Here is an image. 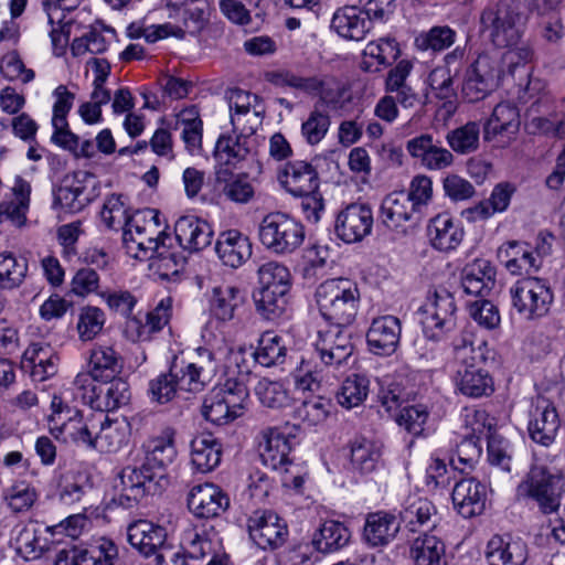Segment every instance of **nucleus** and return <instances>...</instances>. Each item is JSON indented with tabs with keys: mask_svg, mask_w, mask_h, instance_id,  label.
I'll return each instance as SVG.
<instances>
[{
	"mask_svg": "<svg viewBox=\"0 0 565 565\" xmlns=\"http://www.w3.org/2000/svg\"><path fill=\"white\" fill-rule=\"evenodd\" d=\"M190 449L191 465L198 472H210L221 462L222 445L217 438L210 434L194 437Z\"/></svg>",
	"mask_w": 565,
	"mask_h": 565,
	"instance_id": "obj_43",
	"label": "nucleus"
},
{
	"mask_svg": "<svg viewBox=\"0 0 565 565\" xmlns=\"http://www.w3.org/2000/svg\"><path fill=\"white\" fill-rule=\"evenodd\" d=\"M321 317L337 327H348L355 320L360 292L355 282L332 278L321 282L315 294Z\"/></svg>",
	"mask_w": 565,
	"mask_h": 565,
	"instance_id": "obj_2",
	"label": "nucleus"
},
{
	"mask_svg": "<svg viewBox=\"0 0 565 565\" xmlns=\"http://www.w3.org/2000/svg\"><path fill=\"white\" fill-rule=\"evenodd\" d=\"M227 103L234 132L253 137L264 118V107L258 96L236 88L227 93Z\"/></svg>",
	"mask_w": 565,
	"mask_h": 565,
	"instance_id": "obj_16",
	"label": "nucleus"
},
{
	"mask_svg": "<svg viewBox=\"0 0 565 565\" xmlns=\"http://www.w3.org/2000/svg\"><path fill=\"white\" fill-rule=\"evenodd\" d=\"M254 391L258 401L265 407L280 409L290 405L289 392L280 381L263 377L257 382Z\"/></svg>",
	"mask_w": 565,
	"mask_h": 565,
	"instance_id": "obj_64",
	"label": "nucleus"
},
{
	"mask_svg": "<svg viewBox=\"0 0 565 565\" xmlns=\"http://www.w3.org/2000/svg\"><path fill=\"white\" fill-rule=\"evenodd\" d=\"M559 419L555 406L544 398H539L531 413L529 434L533 441L550 446L555 440Z\"/></svg>",
	"mask_w": 565,
	"mask_h": 565,
	"instance_id": "obj_32",
	"label": "nucleus"
},
{
	"mask_svg": "<svg viewBox=\"0 0 565 565\" xmlns=\"http://www.w3.org/2000/svg\"><path fill=\"white\" fill-rule=\"evenodd\" d=\"M242 303L243 296L238 288L232 285H221L212 290L210 310L217 320L230 321Z\"/></svg>",
	"mask_w": 565,
	"mask_h": 565,
	"instance_id": "obj_54",
	"label": "nucleus"
},
{
	"mask_svg": "<svg viewBox=\"0 0 565 565\" xmlns=\"http://www.w3.org/2000/svg\"><path fill=\"white\" fill-rule=\"evenodd\" d=\"M505 257V267L512 275L536 271L541 264L526 243L509 242L500 249Z\"/></svg>",
	"mask_w": 565,
	"mask_h": 565,
	"instance_id": "obj_53",
	"label": "nucleus"
},
{
	"mask_svg": "<svg viewBox=\"0 0 565 565\" xmlns=\"http://www.w3.org/2000/svg\"><path fill=\"white\" fill-rule=\"evenodd\" d=\"M215 250L224 265L237 268L252 256V244L239 231L228 230L218 235Z\"/></svg>",
	"mask_w": 565,
	"mask_h": 565,
	"instance_id": "obj_37",
	"label": "nucleus"
},
{
	"mask_svg": "<svg viewBox=\"0 0 565 565\" xmlns=\"http://www.w3.org/2000/svg\"><path fill=\"white\" fill-rule=\"evenodd\" d=\"M269 82L279 87H290L307 94L318 95L323 102L333 100L335 81L330 76L303 77L291 71L282 70L267 75Z\"/></svg>",
	"mask_w": 565,
	"mask_h": 565,
	"instance_id": "obj_26",
	"label": "nucleus"
},
{
	"mask_svg": "<svg viewBox=\"0 0 565 565\" xmlns=\"http://www.w3.org/2000/svg\"><path fill=\"white\" fill-rule=\"evenodd\" d=\"M526 558V544L519 537L493 535L487 543L489 565H523Z\"/></svg>",
	"mask_w": 565,
	"mask_h": 565,
	"instance_id": "obj_34",
	"label": "nucleus"
},
{
	"mask_svg": "<svg viewBox=\"0 0 565 565\" xmlns=\"http://www.w3.org/2000/svg\"><path fill=\"white\" fill-rule=\"evenodd\" d=\"M128 542L145 556L156 554L167 539L166 530L148 520H138L127 529Z\"/></svg>",
	"mask_w": 565,
	"mask_h": 565,
	"instance_id": "obj_39",
	"label": "nucleus"
},
{
	"mask_svg": "<svg viewBox=\"0 0 565 565\" xmlns=\"http://www.w3.org/2000/svg\"><path fill=\"white\" fill-rule=\"evenodd\" d=\"M382 456L380 443L364 437L355 438L351 444L350 461L353 469L361 473L372 472Z\"/></svg>",
	"mask_w": 565,
	"mask_h": 565,
	"instance_id": "obj_57",
	"label": "nucleus"
},
{
	"mask_svg": "<svg viewBox=\"0 0 565 565\" xmlns=\"http://www.w3.org/2000/svg\"><path fill=\"white\" fill-rule=\"evenodd\" d=\"M58 356L46 343H32L23 353L22 367L35 382H43L57 372Z\"/></svg>",
	"mask_w": 565,
	"mask_h": 565,
	"instance_id": "obj_36",
	"label": "nucleus"
},
{
	"mask_svg": "<svg viewBox=\"0 0 565 565\" xmlns=\"http://www.w3.org/2000/svg\"><path fill=\"white\" fill-rule=\"evenodd\" d=\"M427 231L431 245L443 252L457 248L463 239L462 227L446 213L431 218Z\"/></svg>",
	"mask_w": 565,
	"mask_h": 565,
	"instance_id": "obj_42",
	"label": "nucleus"
},
{
	"mask_svg": "<svg viewBox=\"0 0 565 565\" xmlns=\"http://www.w3.org/2000/svg\"><path fill=\"white\" fill-rule=\"evenodd\" d=\"M507 50L499 54H491L500 61V66L504 71V75H511L512 77L527 75L530 72L529 64L533 58V50L527 43H521L518 45L505 46Z\"/></svg>",
	"mask_w": 565,
	"mask_h": 565,
	"instance_id": "obj_58",
	"label": "nucleus"
},
{
	"mask_svg": "<svg viewBox=\"0 0 565 565\" xmlns=\"http://www.w3.org/2000/svg\"><path fill=\"white\" fill-rule=\"evenodd\" d=\"M247 526L250 539L263 550L280 547L288 536L287 523L269 510L254 511Z\"/></svg>",
	"mask_w": 565,
	"mask_h": 565,
	"instance_id": "obj_19",
	"label": "nucleus"
},
{
	"mask_svg": "<svg viewBox=\"0 0 565 565\" xmlns=\"http://www.w3.org/2000/svg\"><path fill=\"white\" fill-rule=\"evenodd\" d=\"M178 246L189 252H199L211 245L213 230L211 225L194 215H184L174 224Z\"/></svg>",
	"mask_w": 565,
	"mask_h": 565,
	"instance_id": "obj_31",
	"label": "nucleus"
},
{
	"mask_svg": "<svg viewBox=\"0 0 565 565\" xmlns=\"http://www.w3.org/2000/svg\"><path fill=\"white\" fill-rule=\"evenodd\" d=\"M96 178L78 170L65 175L55 194V202L68 212H78L96 196Z\"/></svg>",
	"mask_w": 565,
	"mask_h": 565,
	"instance_id": "obj_18",
	"label": "nucleus"
},
{
	"mask_svg": "<svg viewBox=\"0 0 565 565\" xmlns=\"http://www.w3.org/2000/svg\"><path fill=\"white\" fill-rule=\"evenodd\" d=\"M75 390L81 394L84 404L99 411L98 414L116 411L128 404L129 385L119 377L93 382L87 374H77L73 381Z\"/></svg>",
	"mask_w": 565,
	"mask_h": 565,
	"instance_id": "obj_7",
	"label": "nucleus"
},
{
	"mask_svg": "<svg viewBox=\"0 0 565 565\" xmlns=\"http://www.w3.org/2000/svg\"><path fill=\"white\" fill-rule=\"evenodd\" d=\"M280 184L292 195L312 194L319 185L315 168L302 160L287 163L278 174Z\"/></svg>",
	"mask_w": 565,
	"mask_h": 565,
	"instance_id": "obj_33",
	"label": "nucleus"
},
{
	"mask_svg": "<svg viewBox=\"0 0 565 565\" xmlns=\"http://www.w3.org/2000/svg\"><path fill=\"white\" fill-rule=\"evenodd\" d=\"M199 0L186 1L181 4H168V18L180 23L184 34H196L204 24L205 12Z\"/></svg>",
	"mask_w": 565,
	"mask_h": 565,
	"instance_id": "obj_56",
	"label": "nucleus"
},
{
	"mask_svg": "<svg viewBox=\"0 0 565 565\" xmlns=\"http://www.w3.org/2000/svg\"><path fill=\"white\" fill-rule=\"evenodd\" d=\"M435 514L436 508L428 499L413 494L405 500L401 519L411 531H416L428 524Z\"/></svg>",
	"mask_w": 565,
	"mask_h": 565,
	"instance_id": "obj_60",
	"label": "nucleus"
},
{
	"mask_svg": "<svg viewBox=\"0 0 565 565\" xmlns=\"http://www.w3.org/2000/svg\"><path fill=\"white\" fill-rule=\"evenodd\" d=\"M188 507L198 519H214L228 509L230 498L218 486L205 482L191 488Z\"/></svg>",
	"mask_w": 565,
	"mask_h": 565,
	"instance_id": "obj_23",
	"label": "nucleus"
},
{
	"mask_svg": "<svg viewBox=\"0 0 565 565\" xmlns=\"http://www.w3.org/2000/svg\"><path fill=\"white\" fill-rule=\"evenodd\" d=\"M260 244L276 255H288L301 246L305 230L301 223L284 213L266 215L258 226Z\"/></svg>",
	"mask_w": 565,
	"mask_h": 565,
	"instance_id": "obj_8",
	"label": "nucleus"
},
{
	"mask_svg": "<svg viewBox=\"0 0 565 565\" xmlns=\"http://www.w3.org/2000/svg\"><path fill=\"white\" fill-rule=\"evenodd\" d=\"M120 370L121 359L113 347L97 345L92 349L86 374L93 379V382L111 380Z\"/></svg>",
	"mask_w": 565,
	"mask_h": 565,
	"instance_id": "obj_47",
	"label": "nucleus"
},
{
	"mask_svg": "<svg viewBox=\"0 0 565 565\" xmlns=\"http://www.w3.org/2000/svg\"><path fill=\"white\" fill-rule=\"evenodd\" d=\"M175 129H182V140L190 152H195L201 147L202 120L195 107L182 109L175 119Z\"/></svg>",
	"mask_w": 565,
	"mask_h": 565,
	"instance_id": "obj_61",
	"label": "nucleus"
},
{
	"mask_svg": "<svg viewBox=\"0 0 565 565\" xmlns=\"http://www.w3.org/2000/svg\"><path fill=\"white\" fill-rule=\"evenodd\" d=\"M456 303L452 295L445 289L436 290L428 301L422 319L425 335L438 341L456 326Z\"/></svg>",
	"mask_w": 565,
	"mask_h": 565,
	"instance_id": "obj_17",
	"label": "nucleus"
},
{
	"mask_svg": "<svg viewBox=\"0 0 565 565\" xmlns=\"http://www.w3.org/2000/svg\"><path fill=\"white\" fill-rule=\"evenodd\" d=\"M398 54V44L393 38L370 41L362 52L361 68L370 73L379 72L396 60Z\"/></svg>",
	"mask_w": 565,
	"mask_h": 565,
	"instance_id": "obj_46",
	"label": "nucleus"
},
{
	"mask_svg": "<svg viewBox=\"0 0 565 565\" xmlns=\"http://www.w3.org/2000/svg\"><path fill=\"white\" fill-rule=\"evenodd\" d=\"M350 541V532L343 523L326 521L315 534L312 543L321 553H331L345 546Z\"/></svg>",
	"mask_w": 565,
	"mask_h": 565,
	"instance_id": "obj_59",
	"label": "nucleus"
},
{
	"mask_svg": "<svg viewBox=\"0 0 565 565\" xmlns=\"http://www.w3.org/2000/svg\"><path fill=\"white\" fill-rule=\"evenodd\" d=\"M373 226V213L369 205L352 203L341 210L335 221L337 235L345 243L361 242Z\"/></svg>",
	"mask_w": 565,
	"mask_h": 565,
	"instance_id": "obj_24",
	"label": "nucleus"
},
{
	"mask_svg": "<svg viewBox=\"0 0 565 565\" xmlns=\"http://www.w3.org/2000/svg\"><path fill=\"white\" fill-rule=\"evenodd\" d=\"M160 215L154 210L137 212L129 217L122 233L126 253L136 259H146L158 241L167 235L160 228Z\"/></svg>",
	"mask_w": 565,
	"mask_h": 565,
	"instance_id": "obj_9",
	"label": "nucleus"
},
{
	"mask_svg": "<svg viewBox=\"0 0 565 565\" xmlns=\"http://www.w3.org/2000/svg\"><path fill=\"white\" fill-rule=\"evenodd\" d=\"M82 0H43V9L47 15V21L53 25L50 38L53 45V53L61 56L64 53L68 42L67 35L60 28L65 21V12L75 9Z\"/></svg>",
	"mask_w": 565,
	"mask_h": 565,
	"instance_id": "obj_44",
	"label": "nucleus"
},
{
	"mask_svg": "<svg viewBox=\"0 0 565 565\" xmlns=\"http://www.w3.org/2000/svg\"><path fill=\"white\" fill-rule=\"evenodd\" d=\"M12 199L0 203V224L10 222L15 226H21L26 220V212L30 205L31 185L17 175L11 186Z\"/></svg>",
	"mask_w": 565,
	"mask_h": 565,
	"instance_id": "obj_41",
	"label": "nucleus"
},
{
	"mask_svg": "<svg viewBox=\"0 0 565 565\" xmlns=\"http://www.w3.org/2000/svg\"><path fill=\"white\" fill-rule=\"evenodd\" d=\"M159 477H162L159 475ZM158 475L142 465L140 468L126 467L114 482L113 501L124 509L137 505L146 495L157 490Z\"/></svg>",
	"mask_w": 565,
	"mask_h": 565,
	"instance_id": "obj_12",
	"label": "nucleus"
},
{
	"mask_svg": "<svg viewBox=\"0 0 565 565\" xmlns=\"http://www.w3.org/2000/svg\"><path fill=\"white\" fill-rule=\"evenodd\" d=\"M513 308L526 320L545 317L553 303V291L547 281L539 277H524L510 288Z\"/></svg>",
	"mask_w": 565,
	"mask_h": 565,
	"instance_id": "obj_10",
	"label": "nucleus"
},
{
	"mask_svg": "<svg viewBox=\"0 0 565 565\" xmlns=\"http://www.w3.org/2000/svg\"><path fill=\"white\" fill-rule=\"evenodd\" d=\"M463 291L472 296H487L495 285V268L486 259H476L463 269Z\"/></svg>",
	"mask_w": 565,
	"mask_h": 565,
	"instance_id": "obj_45",
	"label": "nucleus"
},
{
	"mask_svg": "<svg viewBox=\"0 0 565 565\" xmlns=\"http://www.w3.org/2000/svg\"><path fill=\"white\" fill-rule=\"evenodd\" d=\"M256 141L239 132L222 134L215 145L214 158L217 164L236 168L255 152Z\"/></svg>",
	"mask_w": 565,
	"mask_h": 565,
	"instance_id": "obj_30",
	"label": "nucleus"
},
{
	"mask_svg": "<svg viewBox=\"0 0 565 565\" xmlns=\"http://www.w3.org/2000/svg\"><path fill=\"white\" fill-rule=\"evenodd\" d=\"M252 355L255 362L265 367L281 364L287 355V347L284 338L274 331L264 332Z\"/></svg>",
	"mask_w": 565,
	"mask_h": 565,
	"instance_id": "obj_55",
	"label": "nucleus"
},
{
	"mask_svg": "<svg viewBox=\"0 0 565 565\" xmlns=\"http://www.w3.org/2000/svg\"><path fill=\"white\" fill-rule=\"evenodd\" d=\"M408 156L429 171H440L452 166L455 157L431 134H420L406 141Z\"/></svg>",
	"mask_w": 565,
	"mask_h": 565,
	"instance_id": "obj_21",
	"label": "nucleus"
},
{
	"mask_svg": "<svg viewBox=\"0 0 565 565\" xmlns=\"http://www.w3.org/2000/svg\"><path fill=\"white\" fill-rule=\"evenodd\" d=\"M215 183L228 201L237 204H246L255 195V188L246 174L218 170L215 173Z\"/></svg>",
	"mask_w": 565,
	"mask_h": 565,
	"instance_id": "obj_51",
	"label": "nucleus"
},
{
	"mask_svg": "<svg viewBox=\"0 0 565 565\" xmlns=\"http://www.w3.org/2000/svg\"><path fill=\"white\" fill-rule=\"evenodd\" d=\"M75 565H116L118 547L106 537L95 539L87 547L74 552Z\"/></svg>",
	"mask_w": 565,
	"mask_h": 565,
	"instance_id": "obj_52",
	"label": "nucleus"
},
{
	"mask_svg": "<svg viewBox=\"0 0 565 565\" xmlns=\"http://www.w3.org/2000/svg\"><path fill=\"white\" fill-rule=\"evenodd\" d=\"M454 371L451 381L455 390L463 396L480 398L494 392V381L482 365V354L471 340L462 338L454 347Z\"/></svg>",
	"mask_w": 565,
	"mask_h": 565,
	"instance_id": "obj_1",
	"label": "nucleus"
},
{
	"mask_svg": "<svg viewBox=\"0 0 565 565\" xmlns=\"http://www.w3.org/2000/svg\"><path fill=\"white\" fill-rule=\"evenodd\" d=\"M401 321L394 316L374 318L366 332V341L371 352L377 355L393 354L401 339Z\"/></svg>",
	"mask_w": 565,
	"mask_h": 565,
	"instance_id": "obj_28",
	"label": "nucleus"
},
{
	"mask_svg": "<svg viewBox=\"0 0 565 565\" xmlns=\"http://www.w3.org/2000/svg\"><path fill=\"white\" fill-rule=\"evenodd\" d=\"M258 289L255 294L257 311L268 320L279 318L287 307V295L291 286L289 269L280 263L268 262L258 270Z\"/></svg>",
	"mask_w": 565,
	"mask_h": 565,
	"instance_id": "obj_4",
	"label": "nucleus"
},
{
	"mask_svg": "<svg viewBox=\"0 0 565 565\" xmlns=\"http://www.w3.org/2000/svg\"><path fill=\"white\" fill-rule=\"evenodd\" d=\"M177 431L173 427H166L158 436L150 438L146 445V458L143 465L159 470L164 469L173 462L177 457L175 448Z\"/></svg>",
	"mask_w": 565,
	"mask_h": 565,
	"instance_id": "obj_40",
	"label": "nucleus"
},
{
	"mask_svg": "<svg viewBox=\"0 0 565 565\" xmlns=\"http://www.w3.org/2000/svg\"><path fill=\"white\" fill-rule=\"evenodd\" d=\"M38 498L39 493L35 487L23 480L14 482L3 492L4 504L14 513L29 511Z\"/></svg>",
	"mask_w": 565,
	"mask_h": 565,
	"instance_id": "obj_63",
	"label": "nucleus"
},
{
	"mask_svg": "<svg viewBox=\"0 0 565 565\" xmlns=\"http://www.w3.org/2000/svg\"><path fill=\"white\" fill-rule=\"evenodd\" d=\"M481 24L495 46L515 45L522 35V17L515 7L501 2L488 8Z\"/></svg>",
	"mask_w": 565,
	"mask_h": 565,
	"instance_id": "obj_13",
	"label": "nucleus"
},
{
	"mask_svg": "<svg viewBox=\"0 0 565 565\" xmlns=\"http://www.w3.org/2000/svg\"><path fill=\"white\" fill-rule=\"evenodd\" d=\"M399 531V521L393 513L377 511L369 513L364 527L363 540L372 547L388 545Z\"/></svg>",
	"mask_w": 565,
	"mask_h": 565,
	"instance_id": "obj_38",
	"label": "nucleus"
},
{
	"mask_svg": "<svg viewBox=\"0 0 565 565\" xmlns=\"http://www.w3.org/2000/svg\"><path fill=\"white\" fill-rule=\"evenodd\" d=\"M150 252L147 259L149 268L161 279H171L184 267L185 257L181 248L174 244V238L169 234L163 235Z\"/></svg>",
	"mask_w": 565,
	"mask_h": 565,
	"instance_id": "obj_27",
	"label": "nucleus"
},
{
	"mask_svg": "<svg viewBox=\"0 0 565 565\" xmlns=\"http://www.w3.org/2000/svg\"><path fill=\"white\" fill-rule=\"evenodd\" d=\"M418 212L403 192H393L385 196L381 204L380 217L391 230L401 227Z\"/></svg>",
	"mask_w": 565,
	"mask_h": 565,
	"instance_id": "obj_50",
	"label": "nucleus"
},
{
	"mask_svg": "<svg viewBox=\"0 0 565 565\" xmlns=\"http://www.w3.org/2000/svg\"><path fill=\"white\" fill-rule=\"evenodd\" d=\"M503 77L500 61L491 54H481L465 73L462 96L469 103L482 100L499 87Z\"/></svg>",
	"mask_w": 565,
	"mask_h": 565,
	"instance_id": "obj_11",
	"label": "nucleus"
},
{
	"mask_svg": "<svg viewBox=\"0 0 565 565\" xmlns=\"http://www.w3.org/2000/svg\"><path fill=\"white\" fill-rule=\"evenodd\" d=\"M171 299L163 298L147 313L128 317L124 326L126 339L131 342L149 341L154 333L168 324L171 317Z\"/></svg>",
	"mask_w": 565,
	"mask_h": 565,
	"instance_id": "obj_20",
	"label": "nucleus"
},
{
	"mask_svg": "<svg viewBox=\"0 0 565 565\" xmlns=\"http://www.w3.org/2000/svg\"><path fill=\"white\" fill-rule=\"evenodd\" d=\"M370 392V381L365 375L348 376L337 393L338 403L348 409L360 406Z\"/></svg>",
	"mask_w": 565,
	"mask_h": 565,
	"instance_id": "obj_62",
	"label": "nucleus"
},
{
	"mask_svg": "<svg viewBox=\"0 0 565 565\" xmlns=\"http://www.w3.org/2000/svg\"><path fill=\"white\" fill-rule=\"evenodd\" d=\"M54 481L57 500L64 505H73L81 502L88 488L86 476L73 469H56Z\"/></svg>",
	"mask_w": 565,
	"mask_h": 565,
	"instance_id": "obj_48",
	"label": "nucleus"
},
{
	"mask_svg": "<svg viewBox=\"0 0 565 565\" xmlns=\"http://www.w3.org/2000/svg\"><path fill=\"white\" fill-rule=\"evenodd\" d=\"M414 565H447L446 545L433 534L416 537L409 548Z\"/></svg>",
	"mask_w": 565,
	"mask_h": 565,
	"instance_id": "obj_49",
	"label": "nucleus"
},
{
	"mask_svg": "<svg viewBox=\"0 0 565 565\" xmlns=\"http://www.w3.org/2000/svg\"><path fill=\"white\" fill-rule=\"evenodd\" d=\"M565 480L546 467L533 465L516 488V497L532 500L544 514L556 513L561 507Z\"/></svg>",
	"mask_w": 565,
	"mask_h": 565,
	"instance_id": "obj_5",
	"label": "nucleus"
},
{
	"mask_svg": "<svg viewBox=\"0 0 565 565\" xmlns=\"http://www.w3.org/2000/svg\"><path fill=\"white\" fill-rule=\"evenodd\" d=\"M51 409L49 428L56 438L92 448L94 430L98 426L97 414L84 418L77 409L67 406L60 396H53Z\"/></svg>",
	"mask_w": 565,
	"mask_h": 565,
	"instance_id": "obj_6",
	"label": "nucleus"
},
{
	"mask_svg": "<svg viewBox=\"0 0 565 565\" xmlns=\"http://www.w3.org/2000/svg\"><path fill=\"white\" fill-rule=\"evenodd\" d=\"M249 392L243 379L230 376L224 383L214 386L203 399L201 414L205 420L216 426L233 423L243 416Z\"/></svg>",
	"mask_w": 565,
	"mask_h": 565,
	"instance_id": "obj_3",
	"label": "nucleus"
},
{
	"mask_svg": "<svg viewBox=\"0 0 565 565\" xmlns=\"http://www.w3.org/2000/svg\"><path fill=\"white\" fill-rule=\"evenodd\" d=\"M97 417L92 448L100 452H116L127 445L131 427L125 417L109 419L105 414H97Z\"/></svg>",
	"mask_w": 565,
	"mask_h": 565,
	"instance_id": "obj_29",
	"label": "nucleus"
},
{
	"mask_svg": "<svg viewBox=\"0 0 565 565\" xmlns=\"http://www.w3.org/2000/svg\"><path fill=\"white\" fill-rule=\"evenodd\" d=\"M331 29L344 40L362 41L372 28L370 19H366L362 8L344 6L333 13Z\"/></svg>",
	"mask_w": 565,
	"mask_h": 565,
	"instance_id": "obj_35",
	"label": "nucleus"
},
{
	"mask_svg": "<svg viewBox=\"0 0 565 565\" xmlns=\"http://www.w3.org/2000/svg\"><path fill=\"white\" fill-rule=\"evenodd\" d=\"M520 129L518 107L509 102L498 104L483 126V138L500 147L509 145Z\"/></svg>",
	"mask_w": 565,
	"mask_h": 565,
	"instance_id": "obj_22",
	"label": "nucleus"
},
{
	"mask_svg": "<svg viewBox=\"0 0 565 565\" xmlns=\"http://www.w3.org/2000/svg\"><path fill=\"white\" fill-rule=\"evenodd\" d=\"M455 510L465 519L480 515L486 510L488 487L478 479L463 478L451 492Z\"/></svg>",
	"mask_w": 565,
	"mask_h": 565,
	"instance_id": "obj_25",
	"label": "nucleus"
},
{
	"mask_svg": "<svg viewBox=\"0 0 565 565\" xmlns=\"http://www.w3.org/2000/svg\"><path fill=\"white\" fill-rule=\"evenodd\" d=\"M297 444V427L284 425L262 431L259 455L263 463L274 470L291 465L290 454Z\"/></svg>",
	"mask_w": 565,
	"mask_h": 565,
	"instance_id": "obj_15",
	"label": "nucleus"
},
{
	"mask_svg": "<svg viewBox=\"0 0 565 565\" xmlns=\"http://www.w3.org/2000/svg\"><path fill=\"white\" fill-rule=\"evenodd\" d=\"M196 353V360L193 362L173 364V375L178 379L180 392L201 393L217 373L216 354H213L212 350L199 348Z\"/></svg>",
	"mask_w": 565,
	"mask_h": 565,
	"instance_id": "obj_14",
	"label": "nucleus"
}]
</instances>
